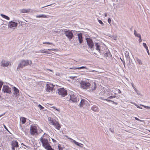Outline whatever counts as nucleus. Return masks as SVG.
<instances>
[{
  "instance_id": "0eeeda50",
  "label": "nucleus",
  "mask_w": 150,
  "mask_h": 150,
  "mask_svg": "<svg viewBox=\"0 0 150 150\" xmlns=\"http://www.w3.org/2000/svg\"><path fill=\"white\" fill-rule=\"evenodd\" d=\"M90 86V83L88 82L81 81L80 83L81 87L83 89L88 88Z\"/></svg>"
},
{
  "instance_id": "6e6d98bb",
  "label": "nucleus",
  "mask_w": 150,
  "mask_h": 150,
  "mask_svg": "<svg viewBox=\"0 0 150 150\" xmlns=\"http://www.w3.org/2000/svg\"><path fill=\"white\" fill-rule=\"evenodd\" d=\"M3 115H4V114H2V115H0V117H1L2 116H3Z\"/></svg>"
},
{
  "instance_id": "f8f14e48",
  "label": "nucleus",
  "mask_w": 150,
  "mask_h": 150,
  "mask_svg": "<svg viewBox=\"0 0 150 150\" xmlns=\"http://www.w3.org/2000/svg\"><path fill=\"white\" fill-rule=\"evenodd\" d=\"M37 127L34 125H32L30 129V132L31 134L34 135L35 134H36L37 132Z\"/></svg>"
},
{
  "instance_id": "c85d7f7f",
  "label": "nucleus",
  "mask_w": 150,
  "mask_h": 150,
  "mask_svg": "<svg viewBox=\"0 0 150 150\" xmlns=\"http://www.w3.org/2000/svg\"><path fill=\"white\" fill-rule=\"evenodd\" d=\"M43 44H47L48 45H53L52 43L50 42H43Z\"/></svg>"
},
{
  "instance_id": "423d86ee",
  "label": "nucleus",
  "mask_w": 150,
  "mask_h": 150,
  "mask_svg": "<svg viewBox=\"0 0 150 150\" xmlns=\"http://www.w3.org/2000/svg\"><path fill=\"white\" fill-rule=\"evenodd\" d=\"M54 86L50 83H47L46 86V91L47 92L52 91L54 89Z\"/></svg>"
},
{
  "instance_id": "72a5a7b5",
  "label": "nucleus",
  "mask_w": 150,
  "mask_h": 150,
  "mask_svg": "<svg viewBox=\"0 0 150 150\" xmlns=\"http://www.w3.org/2000/svg\"><path fill=\"white\" fill-rule=\"evenodd\" d=\"M98 21L100 24H102V25L103 24V23L102 22V21L101 20H98Z\"/></svg>"
},
{
  "instance_id": "7c9ffc66",
  "label": "nucleus",
  "mask_w": 150,
  "mask_h": 150,
  "mask_svg": "<svg viewBox=\"0 0 150 150\" xmlns=\"http://www.w3.org/2000/svg\"><path fill=\"white\" fill-rule=\"evenodd\" d=\"M38 107L40 108V109H43L44 108L41 106L40 105H38Z\"/></svg>"
},
{
  "instance_id": "9b49d317",
  "label": "nucleus",
  "mask_w": 150,
  "mask_h": 150,
  "mask_svg": "<svg viewBox=\"0 0 150 150\" xmlns=\"http://www.w3.org/2000/svg\"><path fill=\"white\" fill-rule=\"evenodd\" d=\"M86 41L88 45L90 48H92L94 46V44L92 40L90 38H87Z\"/></svg>"
},
{
  "instance_id": "9d476101",
  "label": "nucleus",
  "mask_w": 150,
  "mask_h": 150,
  "mask_svg": "<svg viewBox=\"0 0 150 150\" xmlns=\"http://www.w3.org/2000/svg\"><path fill=\"white\" fill-rule=\"evenodd\" d=\"M2 91L4 92L9 94L11 93V88L8 86H4L3 87Z\"/></svg>"
},
{
  "instance_id": "4468645a",
  "label": "nucleus",
  "mask_w": 150,
  "mask_h": 150,
  "mask_svg": "<svg viewBox=\"0 0 150 150\" xmlns=\"http://www.w3.org/2000/svg\"><path fill=\"white\" fill-rule=\"evenodd\" d=\"M57 50L54 49H48L47 50L43 49L42 50L40 51L39 52H41V53H47L49 54H51L50 53H49V52L47 51V50H52V51H55Z\"/></svg>"
},
{
  "instance_id": "ea45409f",
  "label": "nucleus",
  "mask_w": 150,
  "mask_h": 150,
  "mask_svg": "<svg viewBox=\"0 0 150 150\" xmlns=\"http://www.w3.org/2000/svg\"><path fill=\"white\" fill-rule=\"evenodd\" d=\"M139 42H140L142 41L141 36L140 37H139Z\"/></svg>"
},
{
  "instance_id": "cd10ccee",
  "label": "nucleus",
  "mask_w": 150,
  "mask_h": 150,
  "mask_svg": "<svg viewBox=\"0 0 150 150\" xmlns=\"http://www.w3.org/2000/svg\"><path fill=\"white\" fill-rule=\"evenodd\" d=\"M38 17L46 18H47L48 17L46 15H38Z\"/></svg>"
},
{
  "instance_id": "bb28decb",
  "label": "nucleus",
  "mask_w": 150,
  "mask_h": 150,
  "mask_svg": "<svg viewBox=\"0 0 150 150\" xmlns=\"http://www.w3.org/2000/svg\"><path fill=\"white\" fill-rule=\"evenodd\" d=\"M33 145L34 146V149L35 150H37V143L36 142H35L33 143Z\"/></svg>"
},
{
  "instance_id": "a19ab883",
  "label": "nucleus",
  "mask_w": 150,
  "mask_h": 150,
  "mask_svg": "<svg viewBox=\"0 0 150 150\" xmlns=\"http://www.w3.org/2000/svg\"><path fill=\"white\" fill-rule=\"evenodd\" d=\"M145 108H146L147 109H150V107L149 106H144Z\"/></svg>"
},
{
  "instance_id": "dca6fc26",
  "label": "nucleus",
  "mask_w": 150,
  "mask_h": 150,
  "mask_svg": "<svg viewBox=\"0 0 150 150\" xmlns=\"http://www.w3.org/2000/svg\"><path fill=\"white\" fill-rule=\"evenodd\" d=\"M104 90V94L105 96H109L110 95V92L111 90L109 88H105Z\"/></svg>"
},
{
  "instance_id": "f03ea898",
  "label": "nucleus",
  "mask_w": 150,
  "mask_h": 150,
  "mask_svg": "<svg viewBox=\"0 0 150 150\" xmlns=\"http://www.w3.org/2000/svg\"><path fill=\"white\" fill-rule=\"evenodd\" d=\"M32 63L31 61L28 60H21L20 61L17 68V70L21 68H22L24 67L27 66Z\"/></svg>"
},
{
  "instance_id": "20e7f679",
  "label": "nucleus",
  "mask_w": 150,
  "mask_h": 150,
  "mask_svg": "<svg viewBox=\"0 0 150 150\" xmlns=\"http://www.w3.org/2000/svg\"><path fill=\"white\" fill-rule=\"evenodd\" d=\"M58 91L59 95L62 97H64L67 95V91L64 88H59L58 89Z\"/></svg>"
},
{
  "instance_id": "13d9d810",
  "label": "nucleus",
  "mask_w": 150,
  "mask_h": 150,
  "mask_svg": "<svg viewBox=\"0 0 150 150\" xmlns=\"http://www.w3.org/2000/svg\"><path fill=\"white\" fill-rule=\"evenodd\" d=\"M49 70L50 71H52L50 70Z\"/></svg>"
},
{
  "instance_id": "37998d69",
  "label": "nucleus",
  "mask_w": 150,
  "mask_h": 150,
  "mask_svg": "<svg viewBox=\"0 0 150 150\" xmlns=\"http://www.w3.org/2000/svg\"><path fill=\"white\" fill-rule=\"evenodd\" d=\"M52 108H54V109L56 110H57L58 111L59 110H57V108H56V107H55L54 106H53Z\"/></svg>"
},
{
  "instance_id": "39448f33",
  "label": "nucleus",
  "mask_w": 150,
  "mask_h": 150,
  "mask_svg": "<svg viewBox=\"0 0 150 150\" xmlns=\"http://www.w3.org/2000/svg\"><path fill=\"white\" fill-rule=\"evenodd\" d=\"M73 31L70 30L64 31L65 36L69 40H71L74 37L73 33L72 32Z\"/></svg>"
},
{
  "instance_id": "09e8293b",
  "label": "nucleus",
  "mask_w": 150,
  "mask_h": 150,
  "mask_svg": "<svg viewBox=\"0 0 150 150\" xmlns=\"http://www.w3.org/2000/svg\"><path fill=\"white\" fill-rule=\"evenodd\" d=\"M146 51H147V52L148 54L149 55V50L148 49V50H146Z\"/></svg>"
},
{
  "instance_id": "ddd939ff",
  "label": "nucleus",
  "mask_w": 150,
  "mask_h": 150,
  "mask_svg": "<svg viewBox=\"0 0 150 150\" xmlns=\"http://www.w3.org/2000/svg\"><path fill=\"white\" fill-rule=\"evenodd\" d=\"M13 92L15 97H17L19 95V91L15 87H13Z\"/></svg>"
},
{
  "instance_id": "f704fd0d",
  "label": "nucleus",
  "mask_w": 150,
  "mask_h": 150,
  "mask_svg": "<svg viewBox=\"0 0 150 150\" xmlns=\"http://www.w3.org/2000/svg\"><path fill=\"white\" fill-rule=\"evenodd\" d=\"M135 36L139 38L141 36L139 34H137Z\"/></svg>"
},
{
  "instance_id": "a878e982",
  "label": "nucleus",
  "mask_w": 150,
  "mask_h": 150,
  "mask_svg": "<svg viewBox=\"0 0 150 150\" xmlns=\"http://www.w3.org/2000/svg\"><path fill=\"white\" fill-rule=\"evenodd\" d=\"M1 16L3 18H5L6 19L9 20L10 19V18L8 17V16H6L5 15L3 14H1Z\"/></svg>"
},
{
  "instance_id": "c9c22d12",
  "label": "nucleus",
  "mask_w": 150,
  "mask_h": 150,
  "mask_svg": "<svg viewBox=\"0 0 150 150\" xmlns=\"http://www.w3.org/2000/svg\"><path fill=\"white\" fill-rule=\"evenodd\" d=\"M3 126H4V128H5V129H6L7 131H8L9 132V131H8V129H7V127H6V126L5 125H3Z\"/></svg>"
},
{
  "instance_id": "aec40b11",
  "label": "nucleus",
  "mask_w": 150,
  "mask_h": 150,
  "mask_svg": "<svg viewBox=\"0 0 150 150\" xmlns=\"http://www.w3.org/2000/svg\"><path fill=\"white\" fill-rule=\"evenodd\" d=\"M78 36L79 43H81L83 41L82 34L81 33L78 34Z\"/></svg>"
},
{
  "instance_id": "6e6552de",
  "label": "nucleus",
  "mask_w": 150,
  "mask_h": 150,
  "mask_svg": "<svg viewBox=\"0 0 150 150\" xmlns=\"http://www.w3.org/2000/svg\"><path fill=\"white\" fill-rule=\"evenodd\" d=\"M10 64V62L8 61L7 60L3 59H2L1 62V66L3 67H7Z\"/></svg>"
},
{
  "instance_id": "412c9836",
  "label": "nucleus",
  "mask_w": 150,
  "mask_h": 150,
  "mask_svg": "<svg viewBox=\"0 0 150 150\" xmlns=\"http://www.w3.org/2000/svg\"><path fill=\"white\" fill-rule=\"evenodd\" d=\"M92 110L94 111L98 112L99 111L98 107L96 105L93 106L91 108Z\"/></svg>"
},
{
  "instance_id": "c756f323",
  "label": "nucleus",
  "mask_w": 150,
  "mask_h": 150,
  "mask_svg": "<svg viewBox=\"0 0 150 150\" xmlns=\"http://www.w3.org/2000/svg\"><path fill=\"white\" fill-rule=\"evenodd\" d=\"M93 86H94V88L93 89H94V90H95L96 88V85L95 83H94L93 84Z\"/></svg>"
},
{
  "instance_id": "c03bdc74",
  "label": "nucleus",
  "mask_w": 150,
  "mask_h": 150,
  "mask_svg": "<svg viewBox=\"0 0 150 150\" xmlns=\"http://www.w3.org/2000/svg\"><path fill=\"white\" fill-rule=\"evenodd\" d=\"M113 98V96H110L108 98H110V99H111V98Z\"/></svg>"
},
{
  "instance_id": "864d4df0",
  "label": "nucleus",
  "mask_w": 150,
  "mask_h": 150,
  "mask_svg": "<svg viewBox=\"0 0 150 150\" xmlns=\"http://www.w3.org/2000/svg\"><path fill=\"white\" fill-rule=\"evenodd\" d=\"M145 48L146 49V50H148V47L147 46L146 47H145Z\"/></svg>"
},
{
  "instance_id": "7ed1b4c3",
  "label": "nucleus",
  "mask_w": 150,
  "mask_h": 150,
  "mask_svg": "<svg viewBox=\"0 0 150 150\" xmlns=\"http://www.w3.org/2000/svg\"><path fill=\"white\" fill-rule=\"evenodd\" d=\"M48 120L49 121L50 124L54 125L57 129H60L61 126L58 122L56 121L55 120L52 119L51 117L48 118Z\"/></svg>"
},
{
  "instance_id": "f3484780",
  "label": "nucleus",
  "mask_w": 150,
  "mask_h": 150,
  "mask_svg": "<svg viewBox=\"0 0 150 150\" xmlns=\"http://www.w3.org/2000/svg\"><path fill=\"white\" fill-rule=\"evenodd\" d=\"M12 147H18V143L16 141H13L11 143Z\"/></svg>"
},
{
  "instance_id": "473e14b6",
  "label": "nucleus",
  "mask_w": 150,
  "mask_h": 150,
  "mask_svg": "<svg viewBox=\"0 0 150 150\" xmlns=\"http://www.w3.org/2000/svg\"><path fill=\"white\" fill-rule=\"evenodd\" d=\"M109 54V53H108V52H106L104 54V56L105 57H107L108 56V54Z\"/></svg>"
},
{
  "instance_id": "2f4dec72",
  "label": "nucleus",
  "mask_w": 150,
  "mask_h": 150,
  "mask_svg": "<svg viewBox=\"0 0 150 150\" xmlns=\"http://www.w3.org/2000/svg\"><path fill=\"white\" fill-rule=\"evenodd\" d=\"M3 82L0 81V90L1 89V88L2 87V86L3 84Z\"/></svg>"
},
{
  "instance_id": "8fccbe9b",
  "label": "nucleus",
  "mask_w": 150,
  "mask_h": 150,
  "mask_svg": "<svg viewBox=\"0 0 150 150\" xmlns=\"http://www.w3.org/2000/svg\"><path fill=\"white\" fill-rule=\"evenodd\" d=\"M21 144V145H23L24 146H25L26 147H28V146H25V145H24V144L23 143H22Z\"/></svg>"
},
{
  "instance_id": "5701e85b",
  "label": "nucleus",
  "mask_w": 150,
  "mask_h": 150,
  "mask_svg": "<svg viewBox=\"0 0 150 150\" xmlns=\"http://www.w3.org/2000/svg\"><path fill=\"white\" fill-rule=\"evenodd\" d=\"M72 139V142H74L76 145H77V146H81V145H83V144H81L80 143H79L76 142L75 140H73V139Z\"/></svg>"
},
{
  "instance_id": "2eb2a0df",
  "label": "nucleus",
  "mask_w": 150,
  "mask_h": 150,
  "mask_svg": "<svg viewBox=\"0 0 150 150\" xmlns=\"http://www.w3.org/2000/svg\"><path fill=\"white\" fill-rule=\"evenodd\" d=\"M20 11L21 13H28L32 11V10L30 8L28 9H25L23 8L22 9H20Z\"/></svg>"
},
{
  "instance_id": "4be33fe9",
  "label": "nucleus",
  "mask_w": 150,
  "mask_h": 150,
  "mask_svg": "<svg viewBox=\"0 0 150 150\" xmlns=\"http://www.w3.org/2000/svg\"><path fill=\"white\" fill-rule=\"evenodd\" d=\"M96 47V50H98L99 53H100V46L98 43H96L95 44Z\"/></svg>"
},
{
  "instance_id": "393cba45",
  "label": "nucleus",
  "mask_w": 150,
  "mask_h": 150,
  "mask_svg": "<svg viewBox=\"0 0 150 150\" xmlns=\"http://www.w3.org/2000/svg\"><path fill=\"white\" fill-rule=\"evenodd\" d=\"M86 102V100L84 99H82L80 103V106H82L83 105H84Z\"/></svg>"
},
{
  "instance_id": "bf43d9fd",
  "label": "nucleus",
  "mask_w": 150,
  "mask_h": 150,
  "mask_svg": "<svg viewBox=\"0 0 150 150\" xmlns=\"http://www.w3.org/2000/svg\"><path fill=\"white\" fill-rule=\"evenodd\" d=\"M149 132H150V130H149Z\"/></svg>"
},
{
  "instance_id": "1a4fd4ad",
  "label": "nucleus",
  "mask_w": 150,
  "mask_h": 150,
  "mask_svg": "<svg viewBox=\"0 0 150 150\" xmlns=\"http://www.w3.org/2000/svg\"><path fill=\"white\" fill-rule=\"evenodd\" d=\"M18 25V23L12 21H10L8 25V28H10L15 29V27H16Z\"/></svg>"
},
{
  "instance_id": "e433bc0d",
  "label": "nucleus",
  "mask_w": 150,
  "mask_h": 150,
  "mask_svg": "<svg viewBox=\"0 0 150 150\" xmlns=\"http://www.w3.org/2000/svg\"><path fill=\"white\" fill-rule=\"evenodd\" d=\"M143 45L144 47H145L147 46L146 44L145 43H143Z\"/></svg>"
},
{
  "instance_id": "3c124183",
  "label": "nucleus",
  "mask_w": 150,
  "mask_h": 150,
  "mask_svg": "<svg viewBox=\"0 0 150 150\" xmlns=\"http://www.w3.org/2000/svg\"><path fill=\"white\" fill-rule=\"evenodd\" d=\"M107 101L108 102H110L111 101V100H108V99H106L105 100Z\"/></svg>"
},
{
  "instance_id": "a211bd4d",
  "label": "nucleus",
  "mask_w": 150,
  "mask_h": 150,
  "mask_svg": "<svg viewBox=\"0 0 150 150\" xmlns=\"http://www.w3.org/2000/svg\"><path fill=\"white\" fill-rule=\"evenodd\" d=\"M70 100L74 102H75L77 101V99L74 95H72L71 96Z\"/></svg>"
},
{
  "instance_id": "79ce46f5",
  "label": "nucleus",
  "mask_w": 150,
  "mask_h": 150,
  "mask_svg": "<svg viewBox=\"0 0 150 150\" xmlns=\"http://www.w3.org/2000/svg\"><path fill=\"white\" fill-rule=\"evenodd\" d=\"M134 35H135L137 34V32L136 31V30H134Z\"/></svg>"
},
{
  "instance_id": "4d7b16f0",
  "label": "nucleus",
  "mask_w": 150,
  "mask_h": 150,
  "mask_svg": "<svg viewBox=\"0 0 150 150\" xmlns=\"http://www.w3.org/2000/svg\"><path fill=\"white\" fill-rule=\"evenodd\" d=\"M40 83L39 82V83H38V84L39 85Z\"/></svg>"
},
{
  "instance_id": "6ab92c4d",
  "label": "nucleus",
  "mask_w": 150,
  "mask_h": 150,
  "mask_svg": "<svg viewBox=\"0 0 150 150\" xmlns=\"http://www.w3.org/2000/svg\"><path fill=\"white\" fill-rule=\"evenodd\" d=\"M86 69V67H83V66H82V67H72V68H69L70 69H74V70H76V69Z\"/></svg>"
},
{
  "instance_id": "de8ad7c7",
  "label": "nucleus",
  "mask_w": 150,
  "mask_h": 150,
  "mask_svg": "<svg viewBox=\"0 0 150 150\" xmlns=\"http://www.w3.org/2000/svg\"><path fill=\"white\" fill-rule=\"evenodd\" d=\"M15 147H12V150H15Z\"/></svg>"
},
{
  "instance_id": "49530a36",
  "label": "nucleus",
  "mask_w": 150,
  "mask_h": 150,
  "mask_svg": "<svg viewBox=\"0 0 150 150\" xmlns=\"http://www.w3.org/2000/svg\"><path fill=\"white\" fill-rule=\"evenodd\" d=\"M58 148H59L58 150H62V148L60 147L59 146Z\"/></svg>"
},
{
  "instance_id": "603ef678",
  "label": "nucleus",
  "mask_w": 150,
  "mask_h": 150,
  "mask_svg": "<svg viewBox=\"0 0 150 150\" xmlns=\"http://www.w3.org/2000/svg\"><path fill=\"white\" fill-rule=\"evenodd\" d=\"M104 15L105 17H106L107 16V14L106 13H105L104 14Z\"/></svg>"
},
{
  "instance_id": "a18cd8bd",
  "label": "nucleus",
  "mask_w": 150,
  "mask_h": 150,
  "mask_svg": "<svg viewBox=\"0 0 150 150\" xmlns=\"http://www.w3.org/2000/svg\"><path fill=\"white\" fill-rule=\"evenodd\" d=\"M132 86L133 87V88H134L135 89H134L135 90V89H135V88L134 87V84H132Z\"/></svg>"
},
{
  "instance_id": "b1692460",
  "label": "nucleus",
  "mask_w": 150,
  "mask_h": 150,
  "mask_svg": "<svg viewBox=\"0 0 150 150\" xmlns=\"http://www.w3.org/2000/svg\"><path fill=\"white\" fill-rule=\"evenodd\" d=\"M26 118L22 117L20 118V120L22 124H25L26 122Z\"/></svg>"
},
{
  "instance_id": "58836bf2",
  "label": "nucleus",
  "mask_w": 150,
  "mask_h": 150,
  "mask_svg": "<svg viewBox=\"0 0 150 150\" xmlns=\"http://www.w3.org/2000/svg\"><path fill=\"white\" fill-rule=\"evenodd\" d=\"M134 118L135 119V120H137L141 121V120H140L139 118H137V117H134Z\"/></svg>"
},
{
  "instance_id": "f257e3e1",
  "label": "nucleus",
  "mask_w": 150,
  "mask_h": 150,
  "mask_svg": "<svg viewBox=\"0 0 150 150\" xmlns=\"http://www.w3.org/2000/svg\"><path fill=\"white\" fill-rule=\"evenodd\" d=\"M46 135V134H44L40 139L43 146L47 150H54L49 144L47 139L44 138V137Z\"/></svg>"
},
{
  "instance_id": "4c0bfd02",
  "label": "nucleus",
  "mask_w": 150,
  "mask_h": 150,
  "mask_svg": "<svg viewBox=\"0 0 150 150\" xmlns=\"http://www.w3.org/2000/svg\"><path fill=\"white\" fill-rule=\"evenodd\" d=\"M108 22L109 23H110L111 22V20L110 18H109L108 20Z\"/></svg>"
},
{
  "instance_id": "5fc2aeb1",
  "label": "nucleus",
  "mask_w": 150,
  "mask_h": 150,
  "mask_svg": "<svg viewBox=\"0 0 150 150\" xmlns=\"http://www.w3.org/2000/svg\"><path fill=\"white\" fill-rule=\"evenodd\" d=\"M52 141L54 142H56V141L54 139H52Z\"/></svg>"
}]
</instances>
